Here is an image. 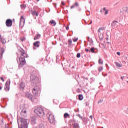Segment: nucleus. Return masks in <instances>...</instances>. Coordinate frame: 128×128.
Listing matches in <instances>:
<instances>
[{
	"label": "nucleus",
	"mask_w": 128,
	"mask_h": 128,
	"mask_svg": "<svg viewBox=\"0 0 128 128\" xmlns=\"http://www.w3.org/2000/svg\"><path fill=\"white\" fill-rule=\"evenodd\" d=\"M103 10H104V12H106V8H104Z\"/></svg>",
	"instance_id": "41"
},
{
	"label": "nucleus",
	"mask_w": 128,
	"mask_h": 128,
	"mask_svg": "<svg viewBox=\"0 0 128 128\" xmlns=\"http://www.w3.org/2000/svg\"><path fill=\"white\" fill-rule=\"evenodd\" d=\"M115 64L116 66H117V68H122V64H120V63L118 62H115Z\"/></svg>",
	"instance_id": "20"
},
{
	"label": "nucleus",
	"mask_w": 128,
	"mask_h": 128,
	"mask_svg": "<svg viewBox=\"0 0 128 128\" xmlns=\"http://www.w3.org/2000/svg\"><path fill=\"white\" fill-rule=\"evenodd\" d=\"M86 52H90V50L88 49H86Z\"/></svg>",
	"instance_id": "42"
},
{
	"label": "nucleus",
	"mask_w": 128,
	"mask_h": 128,
	"mask_svg": "<svg viewBox=\"0 0 128 128\" xmlns=\"http://www.w3.org/2000/svg\"><path fill=\"white\" fill-rule=\"evenodd\" d=\"M76 8V7H75V6L74 5L72 6H71V10H72L73 8Z\"/></svg>",
	"instance_id": "39"
},
{
	"label": "nucleus",
	"mask_w": 128,
	"mask_h": 128,
	"mask_svg": "<svg viewBox=\"0 0 128 128\" xmlns=\"http://www.w3.org/2000/svg\"><path fill=\"white\" fill-rule=\"evenodd\" d=\"M96 48H92L90 49V50L89 51L90 52H92V54H94L96 52Z\"/></svg>",
	"instance_id": "23"
},
{
	"label": "nucleus",
	"mask_w": 128,
	"mask_h": 128,
	"mask_svg": "<svg viewBox=\"0 0 128 128\" xmlns=\"http://www.w3.org/2000/svg\"><path fill=\"white\" fill-rule=\"evenodd\" d=\"M107 14H108V10H106L105 13V16H106Z\"/></svg>",
	"instance_id": "37"
},
{
	"label": "nucleus",
	"mask_w": 128,
	"mask_h": 128,
	"mask_svg": "<svg viewBox=\"0 0 128 128\" xmlns=\"http://www.w3.org/2000/svg\"><path fill=\"white\" fill-rule=\"evenodd\" d=\"M27 112L26 110H22L21 112V116H22V118H26L27 116Z\"/></svg>",
	"instance_id": "16"
},
{
	"label": "nucleus",
	"mask_w": 128,
	"mask_h": 128,
	"mask_svg": "<svg viewBox=\"0 0 128 128\" xmlns=\"http://www.w3.org/2000/svg\"><path fill=\"white\" fill-rule=\"evenodd\" d=\"M26 88V84L24 82H21L20 84V90H24Z\"/></svg>",
	"instance_id": "14"
},
{
	"label": "nucleus",
	"mask_w": 128,
	"mask_h": 128,
	"mask_svg": "<svg viewBox=\"0 0 128 128\" xmlns=\"http://www.w3.org/2000/svg\"><path fill=\"white\" fill-rule=\"evenodd\" d=\"M35 100H38V99L36 98Z\"/></svg>",
	"instance_id": "56"
},
{
	"label": "nucleus",
	"mask_w": 128,
	"mask_h": 128,
	"mask_svg": "<svg viewBox=\"0 0 128 128\" xmlns=\"http://www.w3.org/2000/svg\"><path fill=\"white\" fill-rule=\"evenodd\" d=\"M78 12H82V8H80L78 10Z\"/></svg>",
	"instance_id": "46"
},
{
	"label": "nucleus",
	"mask_w": 128,
	"mask_h": 128,
	"mask_svg": "<svg viewBox=\"0 0 128 128\" xmlns=\"http://www.w3.org/2000/svg\"><path fill=\"white\" fill-rule=\"evenodd\" d=\"M100 40H102V38H100Z\"/></svg>",
	"instance_id": "54"
},
{
	"label": "nucleus",
	"mask_w": 128,
	"mask_h": 128,
	"mask_svg": "<svg viewBox=\"0 0 128 128\" xmlns=\"http://www.w3.org/2000/svg\"><path fill=\"white\" fill-rule=\"evenodd\" d=\"M4 49L1 48L0 49V60H2L4 58Z\"/></svg>",
	"instance_id": "10"
},
{
	"label": "nucleus",
	"mask_w": 128,
	"mask_h": 128,
	"mask_svg": "<svg viewBox=\"0 0 128 128\" xmlns=\"http://www.w3.org/2000/svg\"><path fill=\"white\" fill-rule=\"evenodd\" d=\"M104 102V100H100L98 102V104H102V102Z\"/></svg>",
	"instance_id": "34"
},
{
	"label": "nucleus",
	"mask_w": 128,
	"mask_h": 128,
	"mask_svg": "<svg viewBox=\"0 0 128 128\" xmlns=\"http://www.w3.org/2000/svg\"><path fill=\"white\" fill-rule=\"evenodd\" d=\"M62 4L63 5V6H64V2H62Z\"/></svg>",
	"instance_id": "50"
},
{
	"label": "nucleus",
	"mask_w": 128,
	"mask_h": 128,
	"mask_svg": "<svg viewBox=\"0 0 128 128\" xmlns=\"http://www.w3.org/2000/svg\"><path fill=\"white\" fill-rule=\"evenodd\" d=\"M2 90V86H0V90Z\"/></svg>",
	"instance_id": "49"
},
{
	"label": "nucleus",
	"mask_w": 128,
	"mask_h": 128,
	"mask_svg": "<svg viewBox=\"0 0 128 128\" xmlns=\"http://www.w3.org/2000/svg\"><path fill=\"white\" fill-rule=\"evenodd\" d=\"M78 118H81L82 120H86V118H82V116H80V114H78Z\"/></svg>",
	"instance_id": "31"
},
{
	"label": "nucleus",
	"mask_w": 128,
	"mask_h": 128,
	"mask_svg": "<svg viewBox=\"0 0 128 128\" xmlns=\"http://www.w3.org/2000/svg\"><path fill=\"white\" fill-rule=\"evenodd\" d=\"M104 70V68L103 67H100L98 68V71L100 72H102Z\"/></svg>",
	"instance_id": "30"
},
{
	"label": "nucleus",
	"mask_w": 128,
	"mask_h": 128,
	"mask_svg": "<svg viewBox=\"0 0 128 128\" xmlns=\"http://www.w3.org/2000/svg\"><path fill=\"white\" fill-rule=\"evenodd\" d=\"M101 30H102V28L98 29V32L100 33Z\"/></svg>",
	"instance_id": "35"
},
{
	"label": "nucleus",
	"mask_w": 128,
	"mask_h": 128,
	"mask_svg": "<svg viewBox=\"0 0 128 128\" xmlns=\"http://www.w3.org/2000/svg\"><path fill=\"white\" fill-rule=\"evenodd\" d=\"M38 128H46L44 125V124H40L38 126Z\"/></svg>",
	"instance_id": "25"
},
{
	"label": "nucleus",
	"mask_w": 128,
	"mask_h": 128,
	"mask_svg": "<svg viewBox=\"0 0 128 128\" xmlns=\"http://www.w3.org/2000/svg\"><path fill=\"white\" fill-rule=\"evenodd\" d=\"M64 118H70V116L68 114L66 113L64 115Z\"/></svg>",
	"instance_id": "22"
},
{
	"label": "nucleus",
	"mask_w": 128,
	"mask_h": 128,
	"mask_svg": "<svg viewBox=\"0 0 128 128\" xmlns=\"http://www.w3.org/2000/svg\"><path fill=\"white\" fill-rule=\"evenodd\" d=\"M30 80L32 84H36L40 82V78H38L36 76H32L30 77Z\"/></svg>",
	"instance_id": "6"
},
{
	"label": "nucleus",
	"mask_w": 128,
	"mask_h": 128,
	"mask_svg": "<svg viewBox=\"0 0 128 128\" xmlns=\"http://www.w3.org/2000/svg\"><path fill=\"white\" fill-rule=\"evenodd\" d=\"M124 76L121 77V80H124Z\"/></svg>",
	"instance_id": "44"
},
{
	"label": "nucleus",
	"mask_w": 128,
	"mask_h": 128,
	"mask_svg": "<svg viewBox=\"0 0 128 128\" xmlns=\"http://www.w3.org/2000/svg\"><path fill=\"white\" fill-rule=\"evenodd\" d=\"M31 124L33 126H34L36 124V120L35 118H32L31 120Z\"/></svg>",
	"instance_id": "18"
},
{
	"label": "nucleus",
	"mask_w": 128,
	"mask_h": 128,
	"mask_svg": "<svg viewBox=\"0 0 128 128\" xmlns=\"http://www.w3.org/2000/svg\"><path fill=\"white\" fill-rule=\"evenodd\" d=\"M117 54H118V56H120V52H117Z\"/></svg>",
	"instance_id": "45"
},
{
	"label": "nucleus",
	"mask_w": 128,
	"mask_h": 128,
	"mask_svg": "<svg viewBox=\"0 0 128 128\" xmlns=\"http://www.w3.org/2000/svg\"><path fill=\"white\" fill-rule=\"evenodd\" d=\"M48 118L49 120L50 124H56V118H54V115L52 112H49L48 114Z\"/></svg>",
	"instance_id": "3"
},
{
	"label": "nucleus",
	"mask_w": 128,
	"mask_h": 128,
	"mask_svg": "<svg viewBox=\"0 0 128 128\" xmlns=\"http://www.w3.org/2000/svg\"><path fill=\"white\" fill-rule=\"evenodd\" d=\"M1 80H2L4 82V78L2 77L0 78Z\"/></svg>",
	"instance_id": "38"
},
{
	"label": "nucleus",
	"mask_w": 128,
	"mask_h": 128,
	"mask_svg": "<svg viewBox=\"0 0 128 128\" xmlns=\"http://www.w3.org/2000/svg\"><path fill=\"white\" fill-rule=\"evenodd\" d=\"M100 12H102V10H100Z\"/></svg>",
	"instance_id": "53"
},
{
	"label": "nucleus",
	"mask_w": 128,
	"mask_h": 128,
	"mask_svg": "<svg viewBox=\"0 0 128 128\" xmlns=\"http://www.w3.org/2000/svg\"><path fill=\"white\" fill-rule=\"evenodd\" d=\"M106 40H108V38H106Z\"/></svg>",
	"instance_id": "52"
},
{
	"label": "nucleus",
	"mask_w": 128,
	"mask_h": 128,
	"mask_svg": "<svg viewBox=\"0 0 128 128\" xmlns=\"http://www.w3.org/2000/svg\"><path fill=\"white\" fill-rule=\"evenodd\" d=\"M40 38H42V35H40V34H38L37 36L34 37V40H40Z\"/></svg>",
	"instance_id": "19"
},
{
	"label": "nucleus",
	"mask_w": 128,
	"mask_h": 128,
	"mask_svg": "<svg viewBox=\"0 0 128 128\" xmlns=\"http://www.w3.org/2000/svg\"><path fill=\"white\" fill-rule=\"evenodd\" d=\"M2 40V44H6V39L2 38V40Z\"/></svg>",
	"instance_id": "29"
},
{
	"label": "nucleus",
	"mask_w": 128,
	"mask_h": 128,
	"mask_svg": "<svg viewBox=\"0 0 128 128\" xmlns=\"http://www.w3.org/2000/svg\"><path fill=\"white\" fill-rule=\"evenodd\" d=\"M73 126L74 128H80V124L76 122V120H73Z\"/></svg>",
	"instance_id": "15"
},
{
	"label": "nucleus",
	"mask_w": 128,
	"mask_h": 128,
	"mask_svg": "<svg viewBox=\"0 0 128 128\" xmlns=\"http://www.w3.org/2000/svg\"><path fill=\"white\" fill-rule=\"evenodd\" d=\"M40 46V42L38 41L34 43V50H36V48H38Z\"/></svg>",
	"instance_id": "9"
},
{
	"label": "nucleus",
	"mask_w": 128,
	"mask_h": 128,
	"mask_svg": "<svg viewBox=\"0 0 128 128\" xmlns=\"http://www.w3.org/2000/svg\"><path fill=\"white\" fill-rule=\"evenodd\" d=\"M26 98H29V100H32V102H34V100H32V98H34V96L32 94L28 92H27L26 93Z\"/></svg>",
	"instance_id": "13"
},
{
	"label": "nucleus",
	"mask_w": 128,
	"mask_h": 128,
	"mask_svg": "<svg viewBox=\"0 0 128 128\" xmlns=\"http://www.w3.org/2000/svg\"><path fill=\"white\" fill-rule=\"evenodd\" d=\"M79 100H84V96L82 94L79 95Z\"/></svg>",
	"instance_id": "26"
},
{
	"label": "nucleus",
	"mask_w": 128,
	"mask_h": 128,
	"mask_svg": "<svg viewBox=\"0 0 128 128\" xmlns=\"http://www.w3.org/2000/svg\"><path fill=\"white\" fill-rule=\"evenodd\" d=\"M6 26L8 28H12V20L8 19L6 21Z\"/></svg>",
	"instance_id": "8"
},
{
	"label": "nucleus",
	"mask_w": 128,
	"mask_h": 128,
	"mask_svg": "<svg viewBox=\"0 0 128 128\" xmlns=\"http://www.w3.org/2000/svg\"><path fill=\"white\" fill-rule=\"evenodd\" d=\"M21 122V128H28V120L20 118Z\"/></svg>",
	"instance_id": "5"
},
{
	"label": "nucleus",
	"mask_w": 128,
	"mask_h": 128,
	"mask_svg": "<svg viewBox=\"0 0 128 128\" xmlns=\"http://www.w3.org/2000/svg\"><path fill=\"white\" fill-rule=\"evenodd\" d=\"M10 80H9V83H8V80L6 82L4 86V90L6 92H10Z\"/></svg>",
	"instance_id": "7"
},
{
	"label": "nucleus",
	"mask_w": 128,
	"mask_h": 128,
	"mask_svg": "<svg viewBox=\"0 0 128 128\" xmlns=\"http://www.w3.org/2000/svg\"><path fill=\"white\" fill-rule=\"evenodd\" d=\"M92 24V21H91V22H90V24H88V26H90V24Z\"/></svg>",
	"instance_id": "48"
},
{
	"label": "nucleus",
	"mask_w": 128,
	"mask_h": 128,
	"mask_svg": "<svg viewBox=\"0 0 128 128\" xmlns=\"http://www.w3.org/2000/svg\"><path fill=\"white\" fill-rule=\"evenodd\" d=\"M20 52L21 56L19 58L18 56L17 57V62L19 64V68H22L26 64V58H28V54L24 52V51H21Z\"/></svg>",
	"instance_id": "1"
},
{
	"label": "nucleus",
	"mask_w": 128,
	"mask_h": 128,
	"mask_svg": "<svg viewBox=\"0 0 128 128\" xmlns=\"http://www.w3.org/2000/svg\"><path fill=\"white\" fill-rule=\"evenodd\" d=\"M73 40H74V42H78V38L74 39Z\"/></svg>",
	"instance_id": "36"
},
{
	"label": "nucleus",
	"mask_w": 128,
	"mask_h": 128,
	"mask_svg": "<svg viewBox=\"0 0 128 128\" xmlns=\"http://www.w3.org/2000/svg\"><path fill=\"white\" fill-rule=\"evenodd\" d=\"M99 64H104V61L102 60V59H100L98 61Z\"/></svg>",
	"instance_id": "27"
},
{
	"label": "nucleus",
	"mask_w": 128,
	"mask_h": 128,
	"mask_svg": "<svg viewBox=\"0 0 128 128\" xmlns=\"http://www.w3.org/2000/svg\"><path fill=\"white\" fill-rule=\"evenodd\" d=\"M25 24L26 20L24 19V18L23 16H22L20 19V26H24Z\"/></svg>",
	"instance_id": "11"
},
{
	"label": "nucleus",
	"mask_w": 128,
	"mask_h": 128,
	"mask_svg": "<svg viewBox=\"0 0 128 128\" xmlns=\"http://www.w3.org/2000/svg\"><path fill=\"white\" fill-rule=\"evenodd\" d=\"M37 0V2H40V0Z\"/></svg>",
	"instance_id": "55"
},
{
	"label": "nucleus",
	"mask_w": 128,
	"mask_h": 128,
	"mask_svg": "<svg viewBox=\"0 0 128 128\" xmlns=\"http://www.w3.org/2000/svg\"><path fill=\"white\" fill-rule=\"evenodd\" d=\"M128 80V78H127Z\"/></svg>",
	"instance_id": "58"
},
{
	"label": "nucleus",
	"mask_w": 128,
	"mask_h": 128,
	"mask_svg": "<svg viewBox=\"0 0 128 128\" xmlns=\"http://www.w3.org/2000/svg\"><path fill=\"white\" fill-rule=\"evenodd\" d=\"M80 56H81L80 53L78 54H77V58H80Z\"/></svg>",
	"instance_id": "33"
},
{
	"label": "nucleus",
	"mask_w": 128,
	"mask_h": 128,
	"mask_svg": "<svg viewBox=\"0 0 128 128\" xmlns=\"http://www.w3.org/2000/svg\"><path fill=\"white\" fill-rule=\"evenodd\" d=\"M31 12H32V16H38V12L36 11H34V10H32Z\"/></svg>",
	"instance_id": "17"
},
{
	"label": "nucleus",
	"mask_w": 128,
	"mask_h": 128,
	"mask_svg": "<svg viewBox=\"0 0 128 128\" xmlns=\"http://www.w3.org/2000/svg\"><path fill=\"white\" fill-rule=\"evenodd\" d=\"M68 42H69L70 46H71L72 44V40H68Z\"/></svg>",
	"instance_id": "32"
},
{
	"label": "nucleus",
	"mask_w": 128,
	"mask_h": 128,
	"mask_svg": "<svg viewBox=\"0 0 128 128\" xmlns=\"http://www.w3.org/2000/svg\"><path fill=\"white\" fill-rule=\"evenodd\" d=\"M42 90H40V86H37L33 88V94L35 96H40V92Z\"/></svg>",
	"instance_id": "4"
},
{
	"label": "nucleus",
	"mask_w": 128,
	"mask_h": 128,
	"mask_svg": "<svg viewBox=\"0 0 128 128\" xmlns=\"http://www.w3.org/2000/svg\"><path fill=\"white\" fill-rule=\"evenodd\" d=\"M90 118H91V120H92V118H93L92 116H90Z\"/></svg>",
	"instance_id": "47"
},
{
	"label": "nucleus",
	"mask_w": 128,
	"mask_h": 128,
	"mask_svg": "<svg viewBox=\"0 0 128 128\" xmlns=\"http://www.w3.org/2000/svg\"><path fill=\"white\" fill-rule=\"evenodd\" d=\"M2 35H0V42H2Z\"/></svg>",
	"instance_id": "40"
},
{
	"label": "nucleus",
	"mask_w": 128,
	"mask_h": 128,
	"mask_svg": "<svg viewBox=\"0 0 128 128\" xmlns=\"http://www.w3.org/2000/svg\"><path fill=\"white\" fill-rule=\"evenodd\" d=\"M21 40H22V42H24V39H22Z\"/></svg>",
	"instance_id": "51"
},
{
	"label": "nucleus",
	"mask_w": 128,
	"mask_h": 128,
	"mask_svg": "<svg viewBox=\"0 0 128 128\" xmlns=\"http://www.w3.org/2000/svg\"><path fill=\"white\" fill-rule=\"evenodd\" d=\"M66 30H70V27H68V26L66 27Z\"/></svg>",
	"instance_id": "43"
},
{
	"label": "nucleus",
	"mask_w": 128,
	"mask_h": 128,
	"mask_svg": "<svg viewBox=\"0 0 128 128\" xmlns=\"http://www.w3.org/2000/svg\"><path fill=\"white\" fill-rule=\"evenodd\" d=\"M50 24H51L54 25V26H56V21H54V20H52L50 22Z\"/></svg>",
	"instance_id": "21"
},
{
	"label": "nucleus",
	"mask_w": 128,
	"mask_h": 128,
	"mask_svg": "<svg viewBox=\"0 0 128 128\" xmlns=\"http://www.w3.org/2000/svg\"><path fill=\"white\" fill-rule=\"evenodd\" d=\"M34 112L37 114L38 116H40V118H42L44 116V108L40 107H38L37 108H36Z\"/></svg>",
	"instance_id": "2"
},
{
	"label": "nucleus",
	"mask_w": 128,
	"mask_h": 128,
	"mask_svg": "<svg viewBox=\"0 0 128 128\" xmlns=\"http://www.w3.org/2000/svg\"><path fill=\"white\" fill-rule=\"evenodd\" d=\"M108 44H110V42H108Z\"/></svg>",
	"instance_id": "57"
},
{
	"label": "nucleus",
	"mask_w": 128,
	"mask_h": 128,
	"mask_svg": "<svg viewBox=\"0 0 128 128\" xmlns=\"http://www.w3.org/2000/svg\"><path fill=\"white\" fill-rule=\"evenodd\" d=\"M74 6H75V8H78V6H80V5L78 4V2H76Z\"/></svg>",
	"instance_id": "28"
},
{
	"label": "nucleus",
	"mask_w": 128,
	"mask_h": 128,
	"mask_svg": "<svg viewBox=\"0 0 128 128\" xmlns=\"http://www.w3.org/2000/svg\"><path fill=\"white\" fill-rule=\"evenodd\" d=\"M118 21H114L112 24V26L114 28H116L118 26Z\"/></svg>",
	"instance_id": "12"
},
{
	"label": "nucleus",
	"mask_w": 128,
	"mask_h": 128,
	"mask_svg": "<svg viewBox=\"0 0 128 128\" xmlns=\"http://www.w3.org/2000/svg\"><path fill=\"white\" fill-rule=\"evenodd\" d=\"M20 8L22 10H26V6L24 4H21Z\"/></svg>",
	"instance_id": "24"
}]
</instances>
